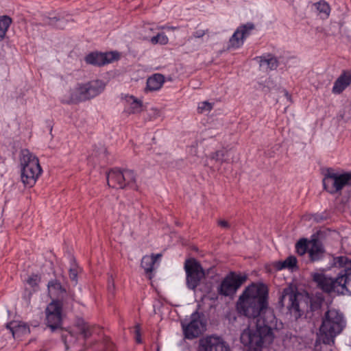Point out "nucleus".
<instances>
[{"mask_svg": "<svg viewBox=\"0 0 351 351\" xmlns=\"http://www.w3.org/2000/svg\"><path fill=\"white\" fill-rule=\"evenodd\" d=\"M69 278L70 279L75 282V284H77V266L73 265L69 269Z\"/></svg>", "mask_w": 351, "mask_h": 351, "instance_id": "c9c22d12", "label": "nucleus"}, {"mask_svg": "<svg viewBox=\"0 0 351 351\" xmlns=\"http://www.w3.org/2000/svg\"><path fill=\"white\" fill-rule=\"evenodd\" d=\"M40 282V277L37 274L31 275L27 280V283L32 287H37Z\"/></svg>", "mask_w": 351, "mask_h": 351, "instance_id": "72a5a7b5", "label": "nucleus"}, {"mask_svg": "<svg viewBox=\"0 0 351 351\" xmlns=\"http://www.w3.org/2000/svg\"><path fill=\"white\" fill-rule=\"evenodd\" d=\"M333 261L335 267L342 269L335 278L315 272L311 274L312 280L318 289L326 293L351 294V259L341 256L334 258Z\"/></svg>", "mask_w": 351, "mask_h": 351, "instance_id": "7ed1b4c3", "label": "nucleus"}, {"mask_svg": "<svg viewBox=\"0 0 351 351\" xmlns=\"http://www.w3.org/2000/svg\"><path fill=\"white\" fill-rule=\"evenodd\" d=\"M229 319H232L234 321H235V320H236V317H235V315H234L232 317L231 313H230V314H229Z\"/></svg>", "mask_w": 351, "mask_h": 351, "instance_id": "ea45409f", "label": "nucleus"}, {"mask_svg": "<svg viewBox=\"0 0 351 351\" xmlns=\"http://www.w3.org/2000/svg\"><path fill=\"white\" fill-rule=\"evenodd\" d=\"M130 99L132 100V102L130 103L131 110L129 112L133 114L140 112L142 110V101L134 98V96H130Z\"/></svg>", "mask_w": 351, "mask_h": 351, "instance_id": "cd10ccee", "label": "nucleus"}, {"mask_svg": "<svg viewBox=\"0 0 351 351\" xmlns=\"http://www.w3.org/2000/svg\"><path fill=\"white\" fill-rule=\"evenodd\" d=\"M21 181L26 187H33L42 173L38 158L28 149H22L19 156Z\"/></svg>", "mask_w": 351, "mask_h": 351, "instance_id": "39448f33", "label": "nucleus"}, {"mask_svg": "<svg viewBox=\"0 0 351 351\" xmlns=\"http://www.w3.org/2000/svg\"><path fill=\"white\" fill-rule=\"evenodd\" d=\"M186 272V285L190 290L195 291L202 281L206 278V273L202 266L194 258H188L184 262Z\"/></svg>", "mask_w": 351, "mask_h": 351, "instance_id": "9d476101", "label": "nucleus"}, {"mask_svg": "<svg viewBox=\"0 0 351 351\" xmlns=\"http://www.w3.org/2000/svg\"><path fill=\"white\" fill-rule=\"evenodd\" d=\"M323 185L330 194L340 192L345 186H351V171L338 173L328 169L323 179Z\"/></svg>", "mask_w": 351, "mask_h": 351, "instance_id": "1a4fd4ad", "label": "nucleus"}, {"mask_svg": "<svg viewBox=\"0 0 351 351\" xmlns=\"http://www.w3.org/2000/svg\"><path fill=\"white\" fill-rule=\"evenodd\" d=\"M161 254H152L151 256H144L141 260V267L145 269L146 274H149V278H152L151 274L154 270V265L160 258Z\"/></svg>", "mask_w": 351, "mask_h": 351, "instance_id": "aec40b11", "label": "nucleus"}, {"mask_svg": "<svg viewBox=\"0 0 351 351\" xmlns=\"http://www.w3.org/2000/svg\"><path fill=\"white\" fill-rule=\"evenodd\" d=\"M67 22L64 18H46L45 24L53 26L57 29H63Z\"/></svg>", "mask_w": 351, "mask_h": 351, "instance_id": "393cba45", "label": "nucleus"}, {"mask_svg": "<svg viewBox=\"0 0 351 351\" xmlns=\"http://www.w3.org/2000/svg\"><path fill=\"white\" fill-rule=\"evenodd\" d=\"M217 223H218L219 226H220L223 228L228 229V228H230V227L229 223L226 220L220 219L218 221Z\"/></svg>", "mask_w": 351, "mask_h": 351, "instance_id": "e433bc0d", "label": "nucleus"}, {"mask_svg": "<svg viewBox=\"0 0 351 351\" xmlns=\"http://www.w3.org/2000/svg\"><path fill=\"white\" fill-rule=\"evenodd\" d=\"M6 328L10 330L14 339H20L30 333L29 326L23 322L12 321L7 324Z\"/></svg>", "mask_w": 351, "mask_h": 351, "instance_id": "6ab92c4d", "label": "nucleus"}, {"mask_svg": "<svg viewBox=\"0 0 351 351\" xmlns=\"http://www.w3.org/2000/svg\"><path fill=\"white\" fill-rule=\"evenodd\" d=\"M247 280V276L246 274L230 271L217 287V293L222 296L233 297Z\"/></svg>", "mask_w": 351, "mask_h": 351, "instance_id": "9b49d317", "label": "nucleus"}, {"mask_svg": "<svg viewBox=\"0 0 351 351\" xmlns=\"http://www.w3.org/2000/svg\"><path fill=\"white\" fill-rule=\"evenodd\" d=\"M227 154V151L219 150L212 153L210 155V158L219 162L221 164L223 162H228V159L225 158Z\"/></svg>", "mask_w": 351, "mask_h": 351, "instance_id": "c85d7f7f", "label": "nucleus"}, {"mask_svg": "<svg viewBox=\"0 0 351 351\" xmlns=\"http://www.w3.org/2000/svg\"><path fill=\"white\" fill-rule=\"evenodd\" d=\"M63 300H53L47 306L46 324L51 332L62 328Z\"/></svg>", "mask_w": 351, "mask_h": 351, "instance_id": "ddd939ff", "label": "nucleus"}, {"mask_svg": "<svg viewBox=\"0 0 351 351\" xmlns=\"http://www.w3.org/2000/svg\"><path fill=\"white\" fill-rule=\"evenodd\" d=\"M324 302L322 293H318L310 296L308 293L300 292L296 286L289 285L282 289L278 300V307L281 311L298 320L304 313V308L310 303L311 311L321 308Z\"/></svg>", "mask_w": 351, "mask_h": 351, "instance_id": "f03ea898", "label": "nucleus"}, {"mask_svg": "<svg viewBox=\"0 0 351 351\" xmlns=\"http://www.w3.org/2000/svg\"><path fill=\"white\" fill-rule=\"evenodd\" d=\"M310 247L309 241L305 238L300 239L295 243V250L298 255L302 256L306 254Z\"/></svg>", "mask_w": 351, "mask_h": 351, "instance_id": "a878e982", "label": "nucleus"}, {"mask_svg": "<svg viewBox=\"0 0 351 351\" xmlns=\"http://www.w3.org/2000/svg\"><path fill=\"white\" fill-rule=\"evenodd\" d=\"M213 107V104L208 101H203L199 104L197 110L199 113H203L204 112H210Z\"/></svg>", "mask_w": 351, "mask_h": 351, "instance_id": "473e14b6", "label": "nucleus"}, {"mask_svg": "<svg viewBox=\"0 0 351 351\" xmlns=\"http://www.w3.org/2000/svg\"><path fill=\"white\" fill-rule=\"evenodd\" d=\"M261 63H266L271 70L276 69L278 66V61L276 58L271 56L269 58H261Z\"/></svg>", "mask_w": 351, "mask_h": 351, "instance_id": "7c9ffc66", "label": "nucleus"}, {"mask_svg": "<svg viewBox=\"0 0 351 351\" xmlns=\"http://www.w3.org/2000/svg\"><path fill=\"white\" fill-rule=\"evenodd\" d=\"M297 258L294 256H288L285 261L277 262L275 264V267L278 270H281L283 269H289L291 270H296L298 269V267L297 265Z\"/></svg>", "mask_w": 351, "mask_h": 351, "instance_id": "4be33fe9", "label": "nucleus"}, {"mask_svg": "<svg viewBox=\"0 0 351 351\" xmlns=\"http://www.w3.org/2000/svg\"><path fill=\"white\" fill-rule=\"evenodd\" d=\"M165 82V77L160 73H155L147 80L146 90L155 91L159 90Z\"/></svg>", "mask_w": 351, "mask_h": 351, "instance_id": "412c9836", "label": "nucleus"}, {"mask_svg": "<svg viewBox=\"0 0 351 351\" xmlns=\"http://www.w3.org/2000/svg\"><path fill=\"white\" fill-rule=\"evenodd\" d=\"M343 327V315L335 308L328 309L322 317L320 332L334 337L342 331Z\"/></svg>", "mask_w": 351, "mask_h": 351, "instance_id": "6e6552de", "label": "nucleus"}, {"mask_svg": "<svg viewBox=\"0 0 351 351\" xmlns=\"http://www.w3.org/2000/svg\"><path fill=\"white\" fill-rule=\"evenodd\" d=\"M285 95L287 97H289L290 95H289L288 92L287 91H285Z\"/></svg>", "mask_w": 351, "mask_h": 351, "instance_id": "79ce46f5", "label": "nucleus"}, {"mask_svg": "<svg viewBox=\"0 0 351 351\" xmlns=\"http://www.w3.org/2000/svg\"><path fill=\"white\" fill-rule=\"evenodd\" d=\"M269 292L267 286L263 283H252L247 287L239 296L236 304L237 312L248 318L256 319L262 322L267 313L271 319L274 316L269 307Z\"/></svg>", "mask_w": 351, "mask_h": 351, "instance_id": "f257e3e1", "label": "nucleus"}, {"mask_svg": "<svg viewBox=\"0 0 351 351\" xmlns=\"http://www.w3.org/2000/svg\"><path fill=\"white\" fill-rule=\"evenodd\" d=\"M69 296L72 302L75 300V294L73 293H69Z\"/></svg>", "mask_w": 351, "mask_h": 351, "instance_id": "58836bf2", "label": "nucleus"}, {"mask_svg": "<svg viewBox=\"0 0 351 351\" xmlns=\"http://www.w3.org/2000/svg\"><path fill=\"white\" fill-rule=\"evenodd\" d=\"M314 5L320 14H324L326 17L329 16L330 7L327 2L324 1H320L317 3H315Z\"/></svg>", "mask_w": 351, "mask_h": 351, "instance_id": "bb28decb", "label": "nucleus"}, {"mask_svg": "<svg viewBox=\"0 0 351 351\" xmlns=\"http://www.w3.org/2000/svg\"><path fill=\"white\" fill-rule=\"evenodd\" d=\"M197 26L195 28V31L193 33V37L195 38H200L205 36L207 33H208L209 29L208 28H198Z\"/></svg>", "mask_w": 351, "mask_h": 351, "instance_id": "f704fd0d", "label": "nucleus"}, {"mask_svg": "<svg viewBox=\"0 0 351 351\" xmlns=\"http://www.w3.org/2000/svg\"><path fill=\"white\" fill-rule=\"evenodd\" d=\"M184 337L187 339H193L200 336L206 329V322L204 315L197 311L192 313L190 322L184 325L182 324Z\"/></svg>", "mask_w": 351, "mask_h": 351, "instance_id": "f8f14e48", "label": "nucleus"}, {"mask_svg": "<svg viewBox=\"0 0 351 351\" xmlns=\"http://www.w3.org/2000/svg\"><path fill=\"white\" fill-rule=\"evenodd\" d=\"M107 183L110 187L117 189L138 190L136 175L130 169H111L107 174Z\"/></svg>", "mask_w": 351, "mask_h": 351, "instance_id": "0eeeda50", "label": "nucleus"}, {"mask_svg": "<svg viewBox=\"0 0 351 351\" xmlns=\"http://www.w3.org/2000/svg\"><path fill=\"white\" fill-rule=\"evenodd\" d=\"M108 289L110 292L112 293H113L114 291V283L112 278L110 280H108Z\"/></svg>", "mask_w": 351, "mask_h": 351, "instance_id": "4c0bfd02", "label": "nucleus"}, {"mask_svg": "<svg viewBox=\"0 0 351 351\" xmlns=\"http://www.w3.org/2000/svg\"><path fill=\"white\" fill-rule=\"evenodd\" d=\"M12 23V19L9 16L3 15L0 16V41L4 39Z\"/></svg>", "mask_w": 351, "mask_h": 351, "instance_id": "b1692460", "label": "nucleus"}, {"mask_svg": "<svg viewBox=\"0 0 351 351\" xmlns=\"http://www.w3.org/2000/svg\"><path fill=\"white\" fill-rule=\"evenodd\" d=\"M118 58L119 54L115 52H92L86 56L85 61L87 64L101 66L105 64L111 63Z\"/></svg>", "mask_w": 351, "mask_h": 351, "instance_id": "dca6fc26", "label": "nucleus"}, {"mask_svg": "<svg viewBox=\"0 0 351 351\" xmlns=\"http://www.w3.org/2000/svg\"><path fill=\"white\" fill-rule=\"evenodd\" d=\"M254 29V25L252 23L239 26L230 37L228 43V49H237L243 44L244 40L250 34L251 31Z\"/></svg>", "mask_w": 351, "mask_h": 351, "instance_id": "2eb2a0df", "label": "nucleus"}, {"mask_svg": "<svg viewBox=\"0 0 351 351\" xmlns=\"http://www.w3.org/2000/svg\"><path fill=\"white\" fill-rule=\"evenodd\" d=\"M105 87V82L101 80H94L84 84H78L71 93L70 102L77 104L91 99L101 93Z\"/></svg>", "mask_w": 351, "mask_h": 351, "instance_id": "423d86ee", "label": "nucleus"}, {"mask_svg": "<svg viewBox=\"0 0 351 351\" xmlns=\"http://www.w3.org/2000/svg\"><path fill=\"white\" fill-rule=\"evenodd\" d=\"M77 326L80 328V333L84 336V339H87L91 336V328L87 323L82 321L81 323H78Z\"/></svg>", "mask_w": 351, "mask_h": 351, "instance_id": "c756f323", "label": "nucleus"}, {"mask_svg": "<svg viewBox=\"0 0 351 351\" xmlns=\"http://www.w3.org/2000/svg\"><path fill=\"white\" fill-rule=\"evenodd\" d=\"M151 42L154 45L157 44V43H160L161 45H165L168 43V38L164 33H161V34L159 33L156 36H153L151 38Z\"/></svg>", "mask_w": 351, "mask_h": 351, "instance_id": "2f4dec72", "label": "nucleus"}, {"mask_svg": "<svg viewBox=\"0 0 351 351\" xmlns=\"http://www.w3.org/2000/svg\"><path fill=\"white\" fill-rule=\"evenodd\" d=\"M49 292L57 297L63 296L66 293V289L62 287L58 280H51L47 285Z\"/></svg>", "mask_w": 351, "mask_h": 351, "instance_id": "5701e85b", "label": "nucleus"}, {"mask_svg": "<svg viewBox=\"0 0 351 351\" xmlns=\"http://www.w3.org/2000/svg\"><path fill=\"white\" fill-rule=\"evenodd\" d=\"M310 247L308 249V254L311 262L318 261L321 260L325 254V250L322 243L315 235L309 241Z\"/></svg>", "mask_w": 351, "mask_h": 351, "instance_id": "f3484780", "label": "nucleus"}, {"mask_svg": "<svg viewBox=\"0 0 351 351\" xmlns=\"http://www.w3.org/2000/svg\"><path fill=\"white\" fill-rule=\"evenodd\" d=\"M272 328L269 322L264 319L256 322L254 326H249L241 334V343L248 350L263 351V348L272 343L274 340Z\"/></svg>", "mask_w": 351, "mask_h": 351, "instance_id": "20e7f679", "label": "nucleus"}, {"mask_svg": "<svg viewBox=\"0 0 351 351\" xmlns=\"http://www.w3.org/2000/svg\"><path fill=\"white\" fill-rule=\"evenodd\" d=\"M138 335H139V334H138V331H137L136 341H137L138 343H141V341L140 337H138Z\"/></svg>", "mask_w": 351, "mask_h": 351, "instance_id": "a19ab883", "label": "nucleus"}, {"mask_svg": "<svg viewBox=\"0 0 351 351\" xmlns=\"http://www.w3.org/2000/svg\"><path fill=\"white\" fill-rule=\"evenodd\" d=\"M197 351H230V349L221 338L209 336L199 340Z\"/></svg>", "mask_w": 351, "mask_h": 351, "instance_id": "4468645a", "label": "nucleus"}, {"mask_svg": "<svg viewBox=\"0 0 351 351\" xmlns=\"http://www.w3.org/2000/svg\"><path fill=\"white\" fill-rule=\"evenodd\" d=\"M351 84V70H343L334 82L332 92L339 95Z\"/></svg>", "mask_w": 351, "mask_h": 351, "instance_id": "a211bd4d", "label": "nucleus"}]
</instances>
